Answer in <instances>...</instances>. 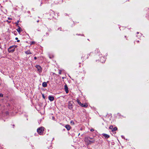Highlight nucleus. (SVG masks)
Masks as SVG:
<instances>
[{
	"instance_id": "1",
	"label": "nucleus",
	"mask_w": 149,
	"mask_h": 149,
	"mask_svg": "<svg viewBox=\"0 0 149 149\" xmlns=\"http://www.w3.org/2000/svg\"><path fill=\"white\" fill-rule=\"evenodd\" d=\"M84 141L86 145H89L94 143L95 142V140L93 138L87 137L85 138Z\"/></svg>"
},
{
	"instance_id": "2",
	"label": "nucleus",
	"mask_w": 149,
	"mask_h": 149,
	"mask_svg": "<svg viewBox=\"0 0 149 149\" xmlns=\"http://www.w3.org/2000/svg\"><path fill=\"white\" fill-rule=\"evenodd\" d=\"M44 131V127H40L37 129L38 133L40 135H41L42 134Z\"/></svg>"
},
{
	"instance_id": "3",
	"label": "nucleus",
	"mask_w": 149,
	"mask_h": 149,
	"mask_svg": "<svg viewBox=\"0 0 149 149\" xmlns=\"http://www.w3.org/2000/svg\"><path fill=\"white\" fill-rule=\"evenodd\" d=\"M36 67L38 71L40 72H41L42 71V68L41 67L38 65H36Z\"/></svg>"
},
{
	"instance_id": "4",
	"label": "nucleus",
	"mask_w": 149,
	"mask_h": 149,
	"mask_svg": "<svg viewBox=\"0 0 149 149\" xmlns=\"http://www.w3.org/2000/svg\"><path fill=\"white\" fill-rule=\"evenodd\" d=\"M68 107L69 109H72V104L71 101H69L68 102Z\"/></svg>"
},
{
	"instance_id": "5",
	"label": "nucleus",
	"mask_w": 149,
	"mask_h": 149,
	"mask_svg": "<svg viewBox=\"0 0 149 149\" xmlns=\"http://www.w3.org/2000/svg\"><path fill=\"white\" fill-rule=\"evenodd\" d=\"M65 87V90L67 93H68L69 91L68 90V87L67 86V85L66 84L64 86Z\"/></svg>"
},
{
	"instance_id": "6",
	"label": "nucleus",
	"mask_w": 149,
	"mask_h": 149,
	"mask_svg": "<svg viewBox=\"0 0 149 149\" xmlns=\"http://www.w3.org/2000/svg\"><path fill=\"white\" fill-rule=\"evenodd\" d=\"M65 127L68 130H70L71 129L70 126V125H66Z\"/></svg>"
},
{
	"instance_id": "7",
	"label": "nucleus",
	"mask_w": 149,
	"mask_h": 149,
	"mask_svg": "<svg viewBox=\"0 0 149 149\" xmlns=\"http://www.w3.org/2000/svg\"><path fill=\"white\" fill-rule=\"evenodd\" d=\"M48 98L49 100L51 101H53L54 99V97L53 96H49Z\"/></svg>"
},
{
	"instance_id": "8",
	"label": "nucleus",
	"mask_w": 149,
	"mask_h": 149,
	"mask_svg": "<svg viewBox=\"0 0 149 149\" xmlns=\"http://www.w3.org/2000/svg\"><path fill=\"white\" fill-rule=\"evenodd\" d=\"M102 134L106 138H108L109 137V135L107 134Z\"/></svg>"
},
{
	"instance_id": "9",
	"label": "nucleus",
	"mask_w": 149,
	"mask_h": 149,
	"mask_svg": "<svg viewBox=\"0 0 149 149\" xmlns=\"http://www.w3.org/2000/svg\"><path fill=\"white\" fill-rule=\"evenodd\" d=\"M80 105L82 107H83L85 108L87 107L88 106V104L86 103L84 104H81Z\"/></svg>"
},
{
	"instance_id": "10",
	"label": "nucleus",
	"mask_w": 149,
	"mask_h": 149,
	"mask_svg": "<svg viewBox=\"0 0 149 149\" xmlns=\"http://www.w3.org/2000/svg\"><path fill=\"white\" fill-rule=\"evenodd\" d=\"M42 85L43 87H47V83L45 82H44L42 84Z\"/></svg>"
},
{
	"instance_id": "11",
	"label": "nucleus",
	"mask_w": 149,
	"mask_h": 149,
	"mask_svg": "<svg viewBox=\"0 0 149 149\" xmlns=\"http://www.w3.org/2000/svg\"><path fill=\"white\" fill-rule=\"evenodd\" d=\"M21 28L20 27H19L18 29H17V30L19 33H20L21 32Z\"/></svg>"
},
{
	"instance_id": "12",
	"label": "nucleus",
	"mask_w": 149,
	"mask_h": 149,
	"mask_svg": "<svg viewBox=\"0 0 149 149\" xmlns=\"http://www.w3.org/2000/svg\"><path fill=\"white\" fill-rule=\"evenodd\" d=\"M25 53L27 54H31V53L29 50H27L25 52Z\"/></svg>"
},
{
	"instance_id": "13",
	"label": "nucleus",
	"mask_w": 149,
	"mask_h": 149,
	"mask_svg": "<svg viewBox=\"0 0 149 149\" xmlns=\"http://www.w3.org/2000/svg\"><path fill=\"white\" fill-rule=\"evenodd\" d=\"M77 103L79 104L80 105L82 104L81 103V102L79 101V100L78 99H77Z\"/></svg>"
},
{
	"instance_id": "14",
	"label": "nucleus",
	"mask_w": 149,
	"mask_h": 149,
	"mask_svg": "<svg viewBox=\"0 0 149 149\" xmlns=\"http://www.w3.org/2000/svg\"><path fill=\"white\" fill-rule=\"evenodd\" d=\"M117 130V128L116 127H115L113 128V129L112 130V131H116Z\"/></svg>"
},
{
	"instance_id": "15",
	"label": "nucleus",
	"mask_w": 149,
	"mask_h": 149,
	"mask_svg": "<svg viewBox=\"0 0 149 149\" xmlns=\"http://www.w3.org/2000/svg\"><path fill=\"white\" fill-rule=\"evenodd\" d=\"M113 127L112 125H111L109 127V129L111 130H113Z\"/></svg>"
},
{
	"instance_id": "16",
	"label": "nucleus",
	"mask_w": 149,
	"mask_h": 149,
	"mask_svg": "<svg viewBox=\"0 0 149 149\" xmlns=\"http://www.w3.org/2000/svg\"><path fill=\"white\" fill-rule=\"evenodd\" d=\"M35 42H34V41H32V42H31V45H33V44H35Z\"/></svg>"
},
{
	"instance_id": "17",
	"label": "nucleus",
	"mask_w": 149,
	"mask_h": 149,
	"mask_svg": "<svg viewBox=\"0 0 149 149\" xmlns=\"http://www.w3.org/2000/svg\"><path fill=\"white\" fill-rule=\"evenodd\" d=\"M70 123L72 124L73 125H74V123L73 121H70Z\"/></svg>"
},
{
	"instance_id": "18",
	"label": "nucleus",
	"mask_w": 149,
	"mask_h": 149,
	"mask_svg": "<svg viewBox=\"0 0 149 149\" xmlns=\"http://www.w3.org/2000/svg\"><path fill=\"white\" fill-rule=\"evenodd\" d=\"M3 95L2 93L0 94V97H3Z\"/></svg>"
},
{
	"instance_id": "19",
	"label": "nucleus",
	"mask_w": 149,
	"mask_h": 149,
	"mask_svg": "<svg viewBox=\"0 0 149 149\" xmlns=\"http://www.w3.org/2000/svg\"><path fill=\"white\" fill-rule=\"evenodd\" d=\"M59 74H61V70H59Z\"/></svg>"
},
{
	"instance_id": "20",
	"label": "nucleus",
	"mask_w": 149,
	"mask_h": 149,
	"mask_svg": "<svg viewBox=\"0 0 149 149\" xmlns=\"http://www.w3.org/2000/svg\"><path fill=\"white\" fill-rule=\"evenodd\" d=\"M90 131L91 132H93L94 131V130L93 129H91L90 130Z\"/></svg>"
},
{
	"instance_id": "21",
	"label": "nucleus",
	"mask_w": 149,
	"mask_h": 149,
	"mask_svg": "<svg viewBox=\"0 0 149 149\" xmlns=\"http://www.w3.org/2000/svg\"><path fill=\"white\" fill-rule=\"evenodd\" d=\"M42 96L43 98L44 99H45V96H44V95L43 94H42Z\"/></svg>"
},
{
	"instance_id": "22",
	"label": "nucleus",
	"mask_w": 149,
	"mask_h": 149,
	"mask_svg": "<svg viewBox=\"0 0 149 149\" xmlns=\"http://www.w3.org/2000/svg\"><path fill=\"white\" fill-rule=\"evenodd\" d=\"M19 22V21H17V22L16 23V25H18V23Z\"/></svg>"
},
{
	"instance_id": "23",
	"label": "nucleus",
	"mask_w": 149,
	"mask_h": 149,
	"mask_svg": "<svg viewBox=\"0 0 149 149\" xmlns=\"http://www.w3.org/2000/svg\"><path fill=\"white\" fill-rule=\"evenodd\" d=\"M14 51V49H12L11 50V51L12 52H13Z\"/></svg>"
},
{
	"instance_id": "24",
	"label": "nucleus",
	"mask_w": 149,
	"mask_h": 149,
	"mask_svg": "<svg viewBox=\"0 0 149 149\" xmlns=\"http://www.w3.org/2000/svg\"><path fill=\"white\" fill-rule=\"evenodd\" d=\"M34 59H35V60H36L37 59V57H34Z\"/></svg>"
},
{
	"instance_id": "25",
	"label": "nucleus",
	"mask_w": 149,
	"mask_h": 149,
	"mask_svg": "<svg viewBox=\"0 0 149 149\" xmlns=\"http://www.w3.org/2000/svg\"><path fill=\"white\" fill-rule=\"evenodd\" d=\"M8 19L9 20H11L12 19L11 18H10L9 17L8 18Z\"/></svg>"
},
{
	"instance_id": "26",
	"label": "nucleus",
	"mask_w": 149,
	"mask_h": 149,
	"mask_svg": "<svg viewBox=\"0 0 149 149\" xmlns=\"http://www.w3.org/2000/svg\"><path fill=\"white\" fill-rule=\"evenodd\" d=\"M15 39H16V40H17V39H18V38H17V37H16V38H15Z\"/></svg>"
},
{
	"instance_id": "27",
	"label": "nucleus",
	"mask_w": 149,
	"mask_h": 149,
	"mask_svg": "<svg viewBox=\"0 0 149 149\" xmlns=\"http://www.w3.org/2000/svg\"><path fill=\"white\" fill-rule=\"evenodd\" d=\"M17 42H19V40H17Z\"/></svg>"
},
{
	"instance_id": "28",
	"label": "nucleus",
	"mask_w": 149,
	"mask_h": 149,
	"mask_svg": "<svg viewBox=\"0 0 149 149\" xmlns=\"http://www.w3.org/2000/svg\"><path fill=\"white\" fill-rule=\"evenodd\" d=\"M39 22V20H38L37 21V22Z\"/></svg>"
},
{
	"instance_id": "29",
	"label": "nucleus",
	"mask_w": 149,
	"mask_h": 149,
	"mask_svg": "<svg viewBox=\"0 0 149 149\" xmlns=\"http://www.w3.org/2000/svg\"><path fill=\"white\" fill-rule=\"evenodd\" d=\"M8 23H10V21H8Z\"/></svg>"
},
{
	"instance_id": "30",
	"label": "nucleus",
	"mask_w": 149,
	"mask_h": 149,
	"mask_svg": "<svg viewBox=\"0 0 149 149\" xmlns=\"http://www.w3.org/2000/svg\"><path fill=\"white\" fill-rule=\"evenodd\" d=\"M137 33L138 34L139 33L138 32H137Z\"/></svg>"
},
{
	"instance_id": "31",
	"label": "nucleus",
	"mask_w": 149,
	"mask_h": 149,
	"mask_svg": "<svg viewBox=\"0 0 149 149\" xmlns=\"http://www.w3.org/2000/svg\"><path fill=\"white\" fill-rule=\"evenodd\" d=\"M1 85V84H0V86Z\"/></svg>"
}]
</instances>
